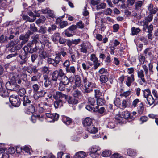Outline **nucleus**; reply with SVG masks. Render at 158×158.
Masks as SVG:
<instances>
[{"label":"nucleus","mask_w":158,"mask_h":158,"mask_svg":"<svg viewBox=\"0 0 158 158\" xmlns=\"http://www.w3.org/2000/svg\"><path fill=\"white\" fill-rule=\"evenodd\" d=\"M52 79L55 81H58L62 83L65 85H68L70 80L68 79L64 73L63 71L61 69H60L59 71H54L52 74Z\"/></svg>","instance_id":"1"},{"label":"nucleus","mask_w":158,"mask_h":158,"mask_svg":"<svg viewBox=\"0 0 158 158\" xmlns=\"http://www.w3.org/2000/svg\"><path fill=\"white\" fill-rule=\"evenodd\" d=\"M61 55L63 57H65L67 55L66 52L64 51L63 49H60V52L56 54L54 58H48L47 62L49 64H51L54 67H56L61 60Z\"/></svg>","instance_id":"2"},{"label":"nucleus","mask_w":158,"mask_h":158,"mask_svg":"<svg viewBox=\"0 0 158 158\" xmlns=\"http://www.w3.org/2000/svg\"><path fill=\"white\" fill-rule=\"evenodd\" d=\"M83 82L84 83L85 88L84 89V93H89L93 91V89L96 87V84L94 82L88 81L85 77H83Z\"/></svg>","instance_id":"3"},{"label":"nucleus","mask_w":158,"mask_h":158,"mask_svg":"<svg viewBox=\"0 0 158 158\" xmlns=\"http://www.w3.org/2000/svg\"><path fill=\"white\" fill-rule=\"evenodd\" d=\"M87 104L86 108L88 110L91 111L95 110L94 106L96 104V100L94 98L89 97L88 99Z\"/></svg>","instance_id":"4"},{"label":"nucleus","mask_w":158,"mask_h":158,"mask_svg":"<svg viewBox=\"0 0 158 158\" xmlns=\"http://www.w3.org/2000/svg\"><path fill=\"white\" fill-rule=\"evenodd\" d=\"M38 49V48L36 46V44H35L32 43H28L27 46H24L23 48L25 52H29L30 53L36 52Z\"/></svg>","instance_id":"5"},{"label":"nucleus","mask_w":158,"mask_h":158,"mask_svg":"<svg viewBox=\"0 0 158 158\" xmlns=\"http://www.w3.org/2000/svg\"><path fill=\"white\" fill-rule=\"evenodd\" d=\"M142 67L145 73L146 77L147 78L150 77L151 75H152L153 73V65L152 64L150 63L148 64V68L149 70V73H148V69L147 65L145 64L143 65Z\"/></svg>","instance_id":"6"},{"label":"nucleus","mask_w":158,"mask_h":158,"mask_svg":"<svg viewBox=\"0 0 158 158\" xmlns=\"http://www.w3.org/2000/svg\"><path fill=\"white\" fill-rule=\"evenodd\" d=\"M19 87V86L15 84L11 79L10 81L7 82L6 84V89L10 90L17 91Z\"/></svg>","instance_id":"7"},{"label":"nucleus","mask_w":158,"mask_h":158,"mask_svg":"<svg viewBox=\"0 0 158 158\" xmlns=\"http://www.w3.org/2000/svg\"><path fill=\"white\" fill-rule=\"evenodd\" d=\"M9 101L12 106L15 107H18L20 104V100L17 96H11L9 98Z\"/></svg>","instance_id":"8"},{"label":"nucleus","mask_w":158,"mask_h":158,"mask_svg":"<svg viewBox=\"0 0 158 158\" xmlns=\"http://www.w3.org/2000/svg\"><path fill=\"white\" fill-rule=\"evenodd\" d=\"M150 21V20H138V24L139 25L143 26V28H147L148 32H151L153 29L152 25H150L148 26V22Z\"/></svg>","instance_id":"9"},{"label":"nucleus","mask_w":158,"mask_h":158,"mask_svg":"<svg viewBox=\"0 0 158 158\" xmlns=\"http://www.w3.org/2000/svg\"><path fill=\"white\" fill-rule=\"evenodd\" d=\"M46 119L48 121L52 122L57 120L59 117V115L57 113L52 114L50 113H46Z\"/></svg>","instance_id":"10"},{"label":"nucleus","mask_w":158,"mask_h":158,"mask_svg":"<svg viewBox=\"0 0 158 158\" xmlns=\"http://www.w3.org/2000/svg\"><path fill=\"white\" fill-rule=\"evenodd\" d=\"M72 88L73 89V91L72 93L73 96L77 99L81 98L82 96V94L81 92L78 89H76V86L73 85Z\"/></svg>","instance_id":"11"},{"label":"nucleus","mask_w":158,"mask_h":158,"mask_svg":"<svg viewBox=\"0 0 158 158\" xmlns=\"http://www.w3.org/2000/svg\"><path fill=\"white\" fill-rule=\"evenodd\" d=\"M53 98L55 99H60L63 100V98L66 99L68 95H65L62 94L61 92L57 91L56 92V95L53 94Z\"/></svg>","instance_id":"12"},{"label":"nucleus","mask_w":158,"mask_h":158,"mask_svg":"<svg viewBox=\"0 0 158 158\" xmlns=\"http://www.w3.org/2000/svg\"><path fill=\"white\" fill-rule=\"evenodd\" d=\"M125 77L126 84L127 86L129 87L131 85L132 82L135 81L134 76V75L131 74L130 76H126Z\"/></svg>","instance_id":"13"},{"label":"nucleus","mask_w":158,"mask_h":158,"mask_svg":"<svg viewBox=\"0 0 158 158\" xmlns=\"http://www.w3.org/2000/svg\"><path fill=\"white\" fill-rule=\"evenodd\" d=\"M66 100L69 105H76L79 102V100L78 99L75 98L73 97H72L68 95Z\"/></svg>","instance_id":"14"},{"label":"nucleus","mask_w":158,"mask_h":158,"mask_svg":"<svg viewBox=\"0 0 158 158\" xmlns=\"http://www.w3.org/2000/svg\"><path fill=\"white\" fill-rule=\"evenodd\" d=\"M11 80L13 81H14L15 84H16L17 83L18 84H20L21 85H22L24 81V80L20 78L19 75L13 76L11 78Z\"/></svg>","instance_id":"15"},{"label":"nucleus","mask_w":158,"mask_h":158,"mask_svg":"<svg viewBox=\"0 0 158 158\" xmlns=\"http://www.w3.org/2000/svg\"><path fill=\"white\" fill-rule=\"evenodd\" d=\"M19 41L18 40H13L9 43V45L10 46L15 47V49L19 50L22 47L21 45L18 44Z\"/></svg>","instance_id":"16"},{"label":"nucleus","mask_w":158,"mask_h":158,"mask_svg":"<svg viewBox=\"0 0 158 158\" xmlns=\"http://www.w3.org/2000/svg\"><path fill=\"white\" fill-rule=\"evenodd\" d=\"M47 103L44 102H41L39 104V111L42 113L45 111L47 107H48Z\"/></svg>","instance_id":"17"},{"label":"nucleus","mask_w":158,"mask_h":158,"mask_svg":"<svg viewBox=\"0 0 158 158\" xmlns=\"http://www.w3.org/2000/svg\"><path fill=\"white\" fill-rule=\"evenodd\" d=\"M54 101V106L55 108H60L63 106V103H65V102L63 101V100L60 99H55Z\"/></svg>","instance_id":"18"},{"label":"nucleus","mask_w":158,"mask_h":158,"mask_svg":"<svg viewBox=\"0 0 158 158\" xmlns=\"http://www.w3.org/2000/svg\"><path fill=\"white\" fill-rule=\"evenodd\" d=\"M92 123V119L89 117L86 118L82 121V124L86 128L91 125Z\"/></svg>","instance_id":"19"},{"label":"nucleus","mask_w":158,"mask_h":158,"mask_svg":"<svg viewBox=\"0 0 158 158\" xmlns=\"http://www.w3.org/2000/svg\"><path fill=\"white\" fill-rule=\"evenodd\" d=\"M147 8L149 13H153L154 14H156L158 11V8L156 6H154L152 3L149 4L147 6Z\"/></svg>","instance_id":"20"},{"label":"nucleus","mask_w":158,"mask_h":158,"mask_svg":"<svg viewBox=\"0 0 158 158\" xmlns=\"http://www.w3.org/2000/svg\"><path fill=\"white\" fill-rule=\"evenodd\" d=\"M143 2L142 1H137L135 2V9L137 11H141Z\"/></svg>","instance_id":"21"},{"label":"nucleus","mask_w":158,"mask_h":158,"mask_svg":"<svg viewBox=\"0 0 158 158\" xmlns=\"http://www.w3.org/2000/svg\"><path fill=\"white\" fill-rule=\"evenodd\" d=\"M123 118L124 119H133L134 118L130 115V113L127 111L123 112L121 114Z\"/></svg>","instance_id":"22"},{"label":"nucleus","mask_w":158,"mask_h":158,"mask_svg":"<svg viewBox=\"0 0 158 158\" xmlns=\"http://www.w3.org/2000/svg\"><path fill=\"white\" fill-rule=\"evenodd\" d=\"M86 128L87 131L90 133L95 134L98 131L97 128L93 125H91Z\"/></svg>","instance_id":"23"},{"label":"nucleus","mask_w":158,"mask_h":158,"mask_svg":"<svg viewBox=\"0 0 158 158\" xmlns=\"http://www.w3.org/2000/svg\"><path fill=\"white\" fill-rule=\"evenodd\" d=\"M137 75L138 78H140L143 83L146 82V80L144 78V74L143 71L141 69L137 71Z\"/></svg>","instance_id":"24"},{"label":"nucleus","mask_w":158,"mask_h":158,"mask_svg":"<svg viewBox=\"0 0 158 158\" xmlns=\"http://www.w3.org/2000/svg\"><path fill=\"white\" fill-rule=\"evenodd\" d=\"M74 81L75 83L76 87H79L81 85V80L80 76L78 75H75Z\"/></svg>","instance_id":"25"},{"label":"nucleus","mask_w":158,"mask_h":158,"mask_svg":"<svg viewBox=\"0 0 158 158\" xmlns=\"http://www.w3.org/2000/svg\"><path fill=\"white\" fill-rule=\"evenodd\" d=\"M127 154L132 157H134L137 155V151L135 149H128L126 151Z\"/></svg>","instance_id":"26"},{"label":"nucleus","mask_w":158,"mask_h":158,"mask_svg":"<svg viewBox=\"0 0 158 158\" xmlns=\"http://www.w3.org/2000/svg\"><path fill=\"white\" fill-rule=\"evenodd\" d=\"M81 47L80 49L81 52L84 53H86L87 52V50L89 48L88 46L85 44L84 43L81 44L79 45Z\"/></svg>","instance_id":"27"},{"label":"nucleus","mask_w":158,"mask_h":158,"mask_svg":"<svg viewBox=\"0 0 158 158\" xmlns=\"http://www.w3.org/2000/svg\"><path fill=\"white\" fill-rule=\"evenodd\" d=\"M137 112L140 115L143 114L144 110V106L142 102H140L139 104V106L137 108Z\"/></svg>","instance_id":"28"},{"label":"nucleus","mask_w":158,"mask_h":158,"mask_svg":"<svg viewBox=\"0 0 158 158\" xmlns=\"http://www.w3.org/2000/svg\"><path fill=\"white\" fill-rule=\"evenodd\" d=\"M31 120L33 123H35L37 119H39L40 121H42L43 120V117L42 115H32L31 116Z\"/></svg>","instance_id":"29"},{"label":"nucleus","mask_w":158,"mask_h":158,"mask_svg":"<svg viewBox=\"0 0 158 158\" xmlns=\"http://www.w3.org/2000/svg\"><path fill=\"white\" fill-rule=\"evenodd\" d=\"M62 121L64 123L67 125H70L72 123V119L69 118L65 116L63 117Z\"/></svg>","instance_id":"30"},{"label":"nucleus","mask_w":158,"mask_h":158,"mask_svg":"<svg viewBox=\"0 0 158 158\" xmlns=\"http://www.w3.org/2000/svg\"><path fill=\"white\" fill-rule=\"evenodd\" d=\"M100 149V148L98 146H94L92 147L90 149L91 156H92L94 154L96 153L97 151L99 150Z\"/></svg>","instance_id":"31"},{"label":"nucleus","mask_w":158,"mask_h":158,"mask_svg":"<svg viewBox=\"0 0 158 158\" xmlns=\"http://www.w3.org/2000/svg\"><path fill=\"white\" fill-rule=\"evenodd\" d=\"M0 95L2 97H6L8 96V93L4 87L0 89Z\"/></svg>","instance_id":"32"},{"label":"nucleus","mask_w":158,"mask_h":158,"mask_svg":"<svg viewBox=\"0 0 158 158\" xmlns=\"http://www.w3.org/2000/svg\"><path fill=\"white\" fill-rule=\"evenodd\" d=\"M146 98L148 104L150 106L152 105L154 103L155 100H156V98H154L151 94Z\"/></svg>","instance_id":"33"},{"label":"nucleus","mask_w":158,"mask_h":158,"mask_svg":"<svg viewBox=\"0 0 158 158\" xmlns=\"http://www.w3.org/2000/svg\"><path fill=\"white\" fill-rule=\"evenodd\" d=\"M35 108L32 105H31L27 108L25 112L27 114H32L35 111Z\"/></svg>","instance_id":"34"},{"label":"nucleus","mask_w":158,"mask_h":158,"mask_svg":"<svg viewBox=\"0 0 158 158\" xmlns=\"http://www.w3.org/2000/svg\"><path fill=\"white\" fill-rule=\"evenodd\" d=\"M66 71L67 73H72L74 76L75 75H76L75 74L76 71V69L75 67L73 66L69 67L68 68L66 69Z\"/></svg>","instance_id":"35"},{"label":"nucleus","mask_w":158,"mask_h":158,"mask_svg":"<svg viewBox=\"0 0 158 158\" xmlns=\"http://www.w3.org/2000/svg\"><path fill=\"white\" fill-rule=\"evenodd\" d=\"M56 23L61 28H64L68 24L67 22L66 21L56 20Z\"/></svg>","instance_id":"36"},{"label":"nucleus","mask_w":158,"mask_h":158,"mask_svg":"<svg viewBox=\"0 0 158 158\" xmlns=\"http://www.w3.org/2000/svg\"><path fill=\"white\" fill-rule=\"evenodd\" d=\"M87 155H86L85 152L84 151H79L77 152L75 156V158H76V156H77L78 157L84 158L87 156Z\"/></svg>","instance_id":"37"},{"label":"nucleus","mask_w":158,"mask_h":158,"mask_svg":"<svg viewBox=\"0 0 158 158\" xmlns=\"http://www.w3.org/2000/svg\"><path fill=\"white\" fill-rule=\"evenodd\" d=\"M7 0H0V9H4L7 6Z\"/></svg>","instance_id":"38"},{"label":"nucleus","mask_w":158,"mask_h":158,"mask_svg":"<svg viewBox=\"0 0 158 158\" xmlns=\"http://www.w3.org/2000/svg\"><path fill=\"white\" fill-rule=\"evenodd\" d=\"M29 36L28 35H21L19 37V39L20 40H23L21 42V44L23 45V44L25 43L28 40V38Z\"/></svg>","instance_id":"39"},{"label":"nucleus","mask_w":158,"mask_h":158,"mask_svg":"<svg viewBox=\"0 0 158 158\" xmlns=\"http://www.w3.org/2000/svg\"><path fill=\"white\" fill-rule=\"evenodd\" d=\"M60 36L59 33H55L52 36L51 38L53 41L55 42H57L60 39Z\"/></svg>","instance_id":"40"},{"label":"nucleus","mask_w":158,"mask_h":158,"mask_svg":"<svg viewBox=\"0 0 158 158\" xmlns=\"http://www.w3.org/2000/svg\"><path fill=\"white\" fill-rule=\"evenodd\" d=\"M46 94V92L43 89L39 91H38L35 93L36 95H37V97H44Z\"/></svg>","instance_id":"41"},{"label":"nucleus","mask_w":158,"mask_h":158,"mask_svg":"<svg viewBox=\"0 0 158 158\" xmlns=\"http://www.w3.org/2000/svg\"><path fill=\"white\" fill-rule=\"evenodd\" d=\"M99 80L101 84L105 83L108 81V78L106 75H102L100 76Z\"/></svg>","instance_id":"42"},{"label":"nucleus","mask_w":158,"mask_h":158,"mask_svg":"<svg viewBox=\"0 0 158 158\" xmlns=\"http://www.w3.org/2000/svg\"><path fill=\"white\" fill-rule=\"evenodd\" d=\"M31 101L29 99L28 96H25L23 98V105L24 106H27L31 103Z\"/></svg>","instance_id":"43"},{"label":"nucleus","mask_w":158,"mask_h":158,"mask_svg":"<svg viewBox=\"0 0 158 158\" xmlns=\"http://www.w3.org/2000/svg\"><path fill=\"white\" fill-rule=\"evenodd\" d=\"M27 69V72L30 74L31 73L33 72L35 73L37 72L38 71V70L36 69V68L34 67H32L31 66H28Z\"/></svg>","instance_id":"44"},{"label":"nucleus","mask_w":158,"mask_h":158,"mask_svg":"<svg viewBox=\"0 0 158 158\" xmlns=\"http://www.w3.org/2000/svg\"><path fill=\"white\" fill-rule=\"evenodd\" d=\"M39 56L41 59H44L47 57L46 53L43 50H40L39 52Z\"/></svg>","instance_id":"45"},{"label":"nucleus","mask_w":158,"mask_h":158,"mask_svg":"<svg viewBox=\"0 0 158 158\" xmlns=\"http://www.w3.org/2000/svg\"><path fill=\"white\" fill-rule=\"evenodd\" d=\"M18 93V95L20 96H23L26 93V90L24 88H22L20 89H18L17 91H16Z\"/></svg>","instance_id":"46"},{"label":"nucleus","mask_w":158,"mask_h":158,"mask_svg":"<svg viewBox=\"0 0 158 158\" xmlns=\"http://www.w3.org/2000/svg\"><path fill=\"white\" fill-rule=\"evenodd\" d=\"M74 33L69 28L65 31V35L68 37L72 36L74 34Z\"/></svg>","instance_id":"47"},{"label":"nucleus","mask_w":158,"mask_h":158,"mask_svg":"<svg viewBox=\"0 0 158 158\" xmlns=\"http://www.w3.org/2000/svg\"><path fill=\"white\" fill-rule=\"evenodd\" d=\"M131 31L132 35H134L139 33L140 30L138 28H136L134 27H133L131 28Z\"/></svg>","instance_id":"48"},{"label":"nucleus","mask_w":158,"mask_h":158,"mask_svg":"<svg viewBox=\"0 0 158 158\" xmlns=\"http://www.w3.org/2000/svg\"><path fill=\"white\" fill-rule=\"evenodd\" d=\"M105 102V100L101 98H97L96 103L98 106H101L103 105L104 104Z\"/></svg>","instance_id":"49"},{"label":"nucleus","mask_w":158,"mask_h":158,"mask_svg":"<svg viewBox=\"0 0 158 158\" xmlns=\"http://www.w3.org/2000/svg\"><path fill=\"white\" fill-rule=\"evenodd\" d=\"M143 92V95L145 98H146L149 95H151V92L150 90L147 89L142 90Z\"/></svg>","instance_id":"50"},{"label":"nucleus","mask_w":158,"mask_h":158,"mask_svg":"<svg viewBox=\"0 0 158 158\" xmlns=\"http://www.w3.org/2000/svg\"><path fill=\"white\" fill-rule=\"evenodd\" d=\"M152 51L151 49L150 48H148L146 49L144 51V53L145 56H151L152 55Z\"/></svg>","instance_id":"51"},{"label":"nucleus","mask_w":158,"mask_h":158,"mask_svg":"<svg viewBox=\"0 0 158 158\" xmlns=\"http://www.w3.org/2000/svg\"><path fill=\"white\" fill-rule=\"evenodd\" d=\"M116 120L119 123H122L124 122V119L123 117L120 116V114L116 115L115 117Z\"/></svg>","instance_id":"52"},{"label":"nucleus","mask_w":158,"mask_h":158,"mask_svg":"<svg viewBox=\"0 0 158 158\" xmlns=\"http://www.w3.org/2000/svg\"><path fill=\"white\" fill-rule=\"evenodd\" d=\"M111 154L110 151L108 150H106L104 151L102 153V156L105 157H106L110 156Z\"/></svg>","instance_id":"53"},{"label":"nucleus","mask_w":158,"mask_h":158,"mask_svg":"<svg viewBox=\"0 0 158 158\" xmlns=\"http://www.w3.org/2000/svg\"><path fill=\"white\" fill-rule=\"evenodd\" d=\"M141 102L139 101V99L136 98L132 102V106L134 108H135L137 106V104L139 103H140V102Z\"/></svg>","instance_id":"54"},{"label":"nucleus","mask_w":158,"mask_h":158,"mask_svg":"<svg viewBox=\"0 0 158 158\" xmlns=\"http://www.w3.org/2000/svg\"><path fill=\"white\" fill-rule=\"evenodd\" d=\"M95 96V98H100L102 96V93L99 90L95 89L94 90Z\"/></svg>","instance_id":"55"},{"label":"nucleus","mask_w":158,"mask_h":158,"mask_svg":"<svg viewBox=\"0 0 158 158\" xmlns=\"http://www.w3.org/2000/svg\"><path fill=\"white\" fill-rule=\"evenodd\" d=\"M96 107L97 109L98 110V113L101 114H105L106 112V110L104 107H102L99 109H98L97 106H96Z\"/></svg>","instance_id":"56"},{"label":"nucleus","mask_w":158,"mask_h":158,"mask_svg":"<svg viewBox=\"0 0 158 158\" xmlns=\"http://www.w3.org/2000/svg\"><path fill=\"white\" fill-rule=\"evenodd\" d=\"M93 62L94 70L96 69L100 65V63L99 62L98 60Z\"/></svg>","instance_id":"57"},{"label":"nucleus","mask_w":158,"mask_h":158,"mask_svg":"<svg viewBox=\"0 0 158 158\" xmlns=\"http://www.w3.org/2000/svg\"><path fill=\"white\" fill-rule=\"evenodd\" d=\"M76 25L77 27L80 29H82L84 27V24L81 21H80L79 22L77 23Z\"/></svg>","instance_id":"58"},{"label":"nucleus","mask_w":158,"mask_h":158,"mask_svg":"<svg viewBox=\"0 0 158 158\" xmlns=\"http://www.w3.org/2000/svg\"><path fill=\"white\" fill-rule=\"evenodd\" d=\"M106 7V3L103 2L99 5H97V9H102L105 8Z\"/></svg>","instance_id":"59"},{"label":"nucleus","mask_w":158,"mask_h":158,"mask_svg":"<svg viewBox=\"0 0 158 158\" xmlns=\"http://www.w3.org/2000/svg\"><path fill=\"white\" fill-rule=\"evenodd\" d=\"M114 102L115 105L117 106H119L121 105L120 99L118 98H116L114 100Z\"/></svg>","instance_id":"60"},{"label":"nucleus","mask_w":158,"mask_h":158,"mask_svg":"<svg viewBox=\"0 0 158 158\" xmlns=\"http://www.w3.org/2000/svg\"><path fill=\"white\" fill-rule=\"evenodd\" d=\"M90 60L91 61L93 62L98 60V59L96 57L95 54H92L90 55Z\"/></svg>","instance_id":"61"},{"label":"nucleus","mask_w":158,"mask_h":158,"mask_svg":"<svg viewBox=\"0 0 158 158\" xmlns=\"http://www.w3.org/2000/svg\"><path fill=\"white\" fill-rule=\"evenodd\" d=\"M67 85H65L64 84L60 82L58 87L59 90L60 91H63L65 89V86Z\"/></svg>","instance_id":"62"},{"label":"nucleus","mask_w":158,"mask_h":158,"mask_svg":"<svg viewBox=\"0 0 158 158\" xmlns=\"http://www.w3.org/2000/svg\"><path fill=\"white\" fill-rule=\"evenodd\" d=\"M63 65L64 67H65L66 70L69 67L70 61L68 60H66L63 63Z\"/></svg>","instance_id":"63"},{"label":"nucleus","mask_w":158,"mask_h":158,"mask_svg":"<svg viewBox=\"0 0 158 158\" xmlns=\"http://www.w3.org/2000/svg\"><path fill=\"white\" fill-rule=\"evenodd\" d=\"M127 5L128 6H132L134 4L135 2H136V1H138V0H127Z\"/></svg>","instance_id":"64"}]
</instances>
